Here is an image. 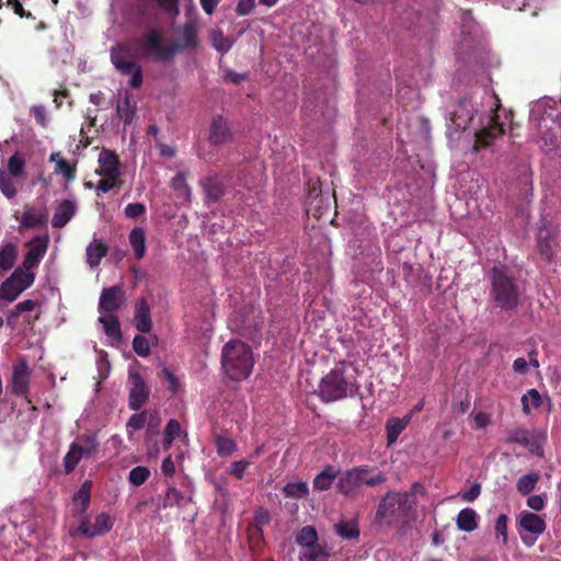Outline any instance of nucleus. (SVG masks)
<instances>
[{
    "label": "nucleus",
    "instance_id": "nucleus-30",
    "mask_svg": "<svg viewBox=\"0 0 561 561\" xmlns=\"http://www.w3.org/2000/svg\"><path fill=\"white\" fill-rule=\"evenodd\" d=\"M136 114V103L129 92H125L123 101L117 104V115L125 125H130Z\"/></svg>",
    "mask_w": 561,
    "mask_h": 561
},
{
    "label": "nucleus",
    "instance_id": "nucleus-61",
    "mask_svg": "<svg viewBox=\"0 0 561 561\" xmlns=\"http://www.w3.org/2000/svg\"><path fill=\"white\" fill-rule=\"evenodd\" d=\"M255 8V0H239L236 7L237 15L243 16L249 14Z\"/></svg>",
    "mask_w": 561,
    "mask_h": 561
},
{
    "label": "nucleus",
    "instance_id": "nucleus-11",
    "mask_svg": "<svg viewBox=\"0 0 561 561\" xmlns=\"http://www.w3.org/2000/svg\"><path fill=\"white\" fill-rule=\"evenodd\" d=\"M476 114H478V108L471 100L466 98L458 100L454 112L450 114L454 131L468 129Z\"/></svg>",
    "mask_w": 561,
    "mask_h": 561
},
{
    "label": "nucleus",
    "instance_id": "nucleus-60",
    "mask_svg": "<svg viewBox=\"0 0 561 561\" xmlns=\"http://www.w3.org/2000/svg\"><path fill=\"white\" fill-rule=\"evenodd\" d=\"M507 522L508 518L505 514H501L496 520H495V533L497 536H502L504 538V541L507 540Z\"/></svg>",
    "mask_w": 561,
    "mask_h": 561
},
{
    "label": "nucleus",
    "instance_id": "nucleus-27",
    "mask_svg": "<svg viewBox=\"0 0 561 561\" xmlns=\"http://www.w3.org/2000/svg\"><path fill=\"white\" fill-rule=\"evenodd\" d=\"M205 193L206 203H217L225 194V187L217 178H206L201 182Z\"/></svg>",
    "mask_w": 561,
    "mask_h": 561
},
{
    "label": "nucleus",
    "instance_id": "nucleus-18",
    "mask_svg": "<svg viewBox=\"0 0 561 561\" xmlns=\"http://www.w3.org/2000/svg\"><path fill=\"white\" fill-rule=\"evenodd\" d=\"M231 136V129L229 127L227 119L221 115L214 116L213 122H210L209 125V142L217 146L230 140Z\"/></svg>",
    "mask_w": 561,
    "mask_h": 561
},
{
    "label": "nucleus",
    "instance_id": "nucleus-62",
    "mask_svg": "<svg viewBox=\"0 0 561 561\" xmlns=\"http://www.w3.org/2000/svg\"><path fill=\"white\" fill-rule=\"evenodd\" d=\"M250 462L248 460H239V461H234L232 462V466H231V474L234 476L236 479H239L241 480L244 476V472L247 470V468L249 467Z\"/></svg>",
    "mask_w": 561,
    "mask_h": 561
},
{
    "label": "nucleus",
    "instance_id": "nucleus-57",
    "mask_svg": "<svg viewBox=\"0 0 561 561\" xmlns=\"http://www.w3.org/2000/svg\"><path fill=\"white\" fill-rule=\"evenodd\" d=\"M147 422V412L135 413L130 416V419L126 423L127 428H131L133 431H139L145 427Z\"/></svg>",
    "mask_w": 561,
    "mask_h": 561
},
{
    "label": "nucleus",
    "instance_id": "nucleus-33",
    "mask_svg": "<svg viewBox=\"0 0 561 561\" xmlns=\"http://www.w3.org/2000/svg\"><path fill=\"white\" fill-rule=\"evenodd\" d=\"M339 472L335 471L331 466H328L313 479V488L318 491H328L333 484Z\"/></svg>",
    "mask_w": 561,
    "mask_h": 561
},
{
    "label": "nucleus",
    "instance_id": "nucleus-45",
    "mask_svg": "<svg viewBox=\"0 0 561 561\" xmlns=\"http://www.w3.org/2000/svg\"><path fill=\"white\" fill-rule=\"evenodd\" d=\"M150 478V470L146 466H137L130 472L129 477H127V481H129L130 485L139 486L148 481Z\"/></svg>",
    "mask_w": 561,
    "mask_h": 561
},
{
    "label": "nucleus",
    "instance_id": "nucleus-54",
    "mask_svg": "<svg viewBox=\"0 0 561 561\" xmlns=\"http://www.w3.org/2000/svg\"><path fill=\"white\" fill-rule=\"evenodd\" d=\"M147 211L146 205L140 204V202H134L133 204H126L124 208V216L126 218L136 219L138 217L145 216Z\"/></svg>",
    "mask_w": 561,
    "mask_h": 561
},
{
    "label": "nucleus",
    "instance_id": "nucleus-63",
    "mask_svg": "<svg viewBox=\"0 0 561 561\" xmlns=\"http://www.w3.org/2000/svg\"><path fill=\"white\" fill-rule=\"evenodd\" d=\"M527 507L540 511L545 506V495H530L526 501Z\"/></svg>",
    "mask_w": 561,
    "mask_h": 561
},
{
    "label": "nucleus",
    "instance_id": "nucleus-34",
    "mask_svg": "<svg viewBox=\"0 0 561 561\" xmlns=\"http://www.w3.org/2000/svg\"><path fill=\"white\" fill-rule=\"evenodd\" d=\"M99 321L103 323L104 332L110 339L116 342L122 340L121 322L116 316L101 317Z\"/></svg>",
    "mask_w": 561,
    "mask_h": 561
},
{
    "label": "nucleus",
    "instance_id": "nucleus-21",
    "mask_svg": "<svg viewBox=\"0 0 561 561\" xmlns=\"http://www.w3.org/2000/svg\"><path fill=\"white\" fill-rule=\"evenodd\" d=\"M123 291L119 286L105 288L99 298V310L114 312L119 309Z\"/></svg>",
    "mask_w": 561,
    "mask_h": 561
},
{
    "label": "nucleus",
    "instance_id": "nucleus-64",
    "mask_svg": "<svg viewBox=\"0 0 561 561\" xmlns=\"http://www.w3.org/2000/svg\"><path fill=\"white\" fill-rule=\"evenodd\" d=\"M32 114L39 126H47V114L42 105L34 106Z\"/></svg>",
    "mask_w": 561,
    "mask_h": 561
},
{
    "label": "nucleus",
    "instance_id": "nucleus-4",
    "mask_svg": "<svg viewBox=\"0 0 561 561\" xmlns=\"http://www.w3.org/2000/svg\"><path fill=\"white\" fill-rule=\"evenodd\" d=\"M414 510L412 495H403L398 492H388L377 505L375 522L392 523L401 517H408Z\"/></svg>",
    "mask_w": 561,
    "mask_h": 561
},
{
    "label": "nucleus",
    "instance_id": "nucleus-19",
    "mask_svg": "<svg viewBox=\"0 0 561 561\" xmlns=\"http://www.w3.org/2000/svg\"><path fill=\"white\" fill-rule=\"evenodd\" d=\"M77 204L75 201L64 199L55 207L51 218L54 229H62L76 216Z\"/></svg>",
    "mask_w": 561,
    "mask_h": 561
},
{
    "label": "nucleus",
    "instance_id": "nucleus-23",
    "mask_svg": "<svg viewBox=\"0 0 561 561\" xmlns=\"http://www.w3.org/2000/svg\"><path fill=\"white\" fill-rule=\"evenodd\" d=\"M134 321L137 331L142 333L151 331L150 307L145 298L139 299L136 304Z\"/></svg>",
    "mask_w": 561,
    "mask_h": 561
},
{
    "label": "nucleus",
    "instance_id": "nucleus-42",
    "mask_svg": "<svg viewBox=\"0 0 561 561\" xmlns=\"http://www.w3.org/2000/svg\"><path fill=\"white\" fill-rule=\"evenodd\" d=\"M296 540L299 546L305 548L317 546L318 535L314 527L304 526Z\"/></svg>",
    "mask_w": 561,
    "mask_h": 561
},
{
    "label": "nucleus",
    "instance_id": "nucleus-43",
    "mask_svg": "<svg viewBox=\"0 0 561 561\" xmlns=\"http://www.w3.org/2000/svg\"><path fill=\"white\" fill-rule=\"evenodd\" d=\"M185 501V495H183L175 486H168L163 501L162 507H174L182 506Z\"/></svg>",
    "mask_w": 561,
    "mask_h": 561
},
{
    "label": "nucleus",
    "instance_id": "nucleus-40",
    "mask_svg": "<svg viewBox=\"0 0 561 561\" xmlns=\"http://www.w3.org/2000/svg\"><path fill=\"white\" fill-rule=\"evenodd\" d=\"M407 427V422L401 421V419H390L386 424L387 432V444L388 446L394 444L402 433V431Z\"/></svg>",
    "mask_w": 561,
    "mask_h": 561
},
{
    "label": "nucleus",
    "instance_id": "nucleus-26",
    "mask_svg": "<svg viewBox=\"0 0 561 561\" xmlns=\"http://www.w3.org/2000/svg\"><path fill=\"white\" fill-rule=\"evenodd\" d=\"M28 388V369L23 363L14 366L12 373V393L14 396H24Z\"/></svg>",
    "mask_w": 561,
    "mask_h": 561
},
{
    "label": "nucleus",
    "instance_id": "nucleus-17",
    "mask_svg": "<svg viewBox=\"0 0 561 561\" xmlns=\"http://www.w3.org/2000/svg\"><path fill=\"white\" fill-rule=\"evenodd\" d=\"M99 170L98 174L102 178H110V179H119L121 178V170H119V158L115 151L110 150H102L101 153H99Z\"/></svg>",
    "mask_w": 561,
    "mask_h": 561
},
{
    "label": "nucleus",
    "instance_id": "nucleus-39",
    "mask_svg": "<svg viewBox=\"0 0 561 561\" xmlns=\"http://www.w3.org/2000/svg\"><path fill=\"white\" fill-rule=\"evenodd\" d=\"M25 159L21 152H14L8 161V172L13 179H21L24 175Z\"/></svg>",
    "mask_w": 561,
    "mask_h": 561
},
{
    "label": "nucleus",
    "instance_id": "nucleus-48",
    "mask_svg": "<svg viewBox=\"0 0 561 561\" xmlns=\"http://www.w3.org/2000/svg\"><path fill=\"white\" fill-rule=\"evenodd\" d=\"M83 459V456H81L75 447L69 445V449L67 454L64 457V469L65 472L68 474L70 472H75L78 463L80 460Z\"/></svg>",
    "mask_w": 561,
    "mask_h": 561
},
{
    "label": "nucleus",
    "instance_id": "nucleus-1",
    "mask_svg": "<svg viewBox=\"0 0 561 561\" xmlns=\"http://www.w3.org/2000/svg\"><path fill=\"white\" fill-rule=\"evenodd\" d=\"M489 280L493 306L505 312L516 310L523 294L518 278L506 267H493L489 273Z\"/></svg>",
    "mask_w": 561,
    "mask_h": 561
},
{
    "label": "nucleus",
    "instance_id": "nucleus-50",
    "mask_svg": "<svg viewBox=\"0 0 561 561\" xmlns=\"http://www.w3.org/2000/svg\"><path fill=\"white\" fill-rule=\"evenodd\" d=\"M181 431L180 423L175 419L168 421L164 428V448L172 446L173 442L179 437Z\"/></svg>",
    "mask_w": 561,
    "mask_h": 561
},
{
    "label": "nucleus",
    "instance_id": "nucleus-51",
    "mask_svg": "<svg viewBox=\"0 0 561 561\" xmlns=\"http://www.w3.org/2000/svg\"><path fill=\"white\" fill-rule=\"evenodd\" d=\"M247 536L251 549H261L263 545V530L259 527H247Z\"/></svg>",
    "mask_w": 561,
    "mask_h": 561
},
{
    "label": "nucleus",
    "instance_id": "nucleus-47",
    "mask_svg": "<svg viewBox=\"0 0 561 561\" xmlns=\"http://www.w3.org/2000/svg\"><path fill=\"white\" fill-rule=\"evenodd\" d=\"M215 444L217 454L220 457L230 456L236 450V443L233 442V439L227 436L217 435Z\"/></svg>",
    "mask_w": 561,
    "mask_h": 561
},
{
    "label": "nucleus",
    "instance_id": "nucleus-55",
    "mask_svg": "<svg viewBox=\"0 0 561 561\" xmlns=\"http://www.w3.org/2000/svg\"><path fill=\"white\" fill-rule=\"evenodd\" d=\"M160 379L167 381L168 391L175 393L179 389V380L175 377L174 373L168 368H162L159 374Z\"/></svg>",
    "mask_w": 561,
    "mask_h": 561
},
{
    "label": "nucleus",
    "instance_id": "nucleus-29",
    "mask_svg": "<svg viewBox=\"0 0 561 561\" xmlns=\"http://www.w3.org/2000/svg\"><path fill=\"white\" fill-rule=\"evenodd\" d=\"M459 530L471 533L478 527V513L473 508H462L459 511L456 519Z\"/></svg>",
    "mask_w": 561,
    "mask_h": 561
},
{
    "label": "nucleus",
    "instance_id": "nucleus-24",
    "mask_svg": "<svg viewBox=\"0 0 561 561\" xmlns=\"http://www.w3.org/2000/svg\"><path fill=\"white\" fill-rule=\"evenodd\" d=\"M520 526L528 533L540 536L547 529V523L536 513L523 512L520 514Z\"/></svg>",
    "mask_w": 561,
    "mask_h": 561
},
{
    "label": "nucleus",
    "instance_id": "nucleus-28",
    "mask_svg": "<svg viewBox=\"0 0 561 561\" xmlns=\"http://www.w3.org/2000/svg\"><path fill=\"white\" fill-rule=\"evenodd\" d=\"M129 243L136 260L145 257L147 252L146 230L142 227H135L129 232Z\"/></svg>",
    "mask_w": 561,
    "mask_h": 561
},
{
    "label": "nucleus",
    "instance_id": "nucleus-2",
    "mask_svg": "<svg viewBox=\"0 0 561 561\" xmlns=\"http://www.w3.org/2000/svg\"><path fill=\"white\" fill-rule=\"evenodd\" d=\"M221 366L231 380L240 381L248 378L253 367L250 346L241 341L225 344L221 351Z\"/></svg>",
    "mask_w": 561,
    "mask_h": 561
},
{
    "label": "nucleus",
    "instance_id": "nucleus-15",
    "mask_svg": "<svg viewBox=\"0 0 561 561\" xmlns=\"http://www.w3.org/2000/svg\"><path fill=\"white\" fill-rule=\"evenodd\" d=\"M560 248V241L557 240V233L553 229L541 227L537 234V249L542 257L547 262H551L556 255L557 249Z\"/></svg>",
    "mask_w": 561,
    "mask_h": 561
},
{
    "label": "nucleus",
    "instance_id": "nucleus-35",
    "mask_svg": "<svg viewBox=\"0 0 561 561\" xmlns=\"http://www.w3.org/2000/svg\"><path fill=\"white\" fill-rule=\"evenodd\" d=\"M171 187L179 198L186 202L191 201V187L187 184L186 175L184 172H179L171 181Z\"/></svg>",
    "mask_w": 561,
    "mask_h": 561
},
{
    "label": "nucleus",
    "instance_id": "nucleus-16",
    "mask_svg": "<svg viewBox=\"0 0 561 561\" xmlns=\"http://www.w3.org/2000/svg\"><path fill=\"white\" fill-rule=\"evenodd\" d=\"M112 526L113 522L110 515L102 512L96 515L94 523H90L87 519L81 520L78 533L88 538L104 536L112 529Z\"/></svg>",
    "mask_w": 561,
    "mask_h": 561
},
{
    "label": "nucleus",
    "instance_id": "nucleus-3",
    "mask_svg": "<svg viewBox=\"0 0 561 561\" xmlns=\"http://www.w3.org/2000/svg\"><path fill=\"white\" fill-rule=\"evenodd\" d=\"M345 373L346 368L344 364L330 370L319 383L318 396L320 400L334 402L357 393L358 387L356 381L348 379Z\"/></svg>",
    "mask_w": 561,
    "mask_h": 561
},
{
    "label": "nucleus",
    "instance_id": "nucleus-44",
    "mask_svg": "<svg viewBox=\"0 0 561 561\" xmlns=\"http://www.w3.org/2000/svg\"><path fill=\"white\" fill-rule=\"evenodd\" d=\"M329 553L320 546L305 548L300 561H328Z\"/></svg>",
    "mask_w": 561,
    "mask_h": 561
},
{
    "label": "nucleus",
    "instance_id": "nucleus-49",
    "mask_svg": "<svg viewBox=\"0 0 561 561\" xmlns=\"http://www.w3.org/2000/svg\"><path fill=\"white\" fill-rule=\"evenodd\" d=\"M36 302L32 299H25L15 305L14 309L10 312L9 317L7 318L8 324L12 325L14 323V320L19 319L22 312L32 311L34 310Z\"/></svg>",
    "mask_w": 561,
    "mask_h": 561
},
{
    "label": "nucleus",
    "instance_id": "nucleus-41",
    "mask_svg": "<svg viewBox=\"0 0 561 561\" xmlns=\"http://www.w3.org/2000/svg\"><path fill=\"white\" fill-rule=\"evenodd\" d=\"M91 488L92 483L90 481H85L83 482V484H81L78 492L73 495V502L76 505L81 506V512H84L90 505Z\"/></svg>",
    "mask_w": 561,
    "mask_h": 561
},
{
    "label": "nucleus",
    "instance_id": "nucleus-37",
    "mask_svg": "<svg viewBox=\"0 0 561 561\" xmlns=\"http://www.w3.org/2000/svg\"><path fill=\"white\" fill-rule=\"evenodd\" d=\"M334 529L343 539L352 540L357 539L359 536V528L356 520H342L334 525Z\"/></svg>",
    "mask_w": 561,
    "mask_h": 561
},
{
    "label": "nucleus",
    "instance_id": "nucleus-32",
    "mask_svg": "<svg viewBox=\"0 0 561 561\" xmlns=\"http://www.w3.org/2000/svg\"><path fill=\"white\" fill-rule=\"evenodd\" d=\"M108 248L102 241H95L90 243L85 249V255H88V263L91 267H96L102 262L103 257L107 255Z\"/></svg>",
    "mask_w": 561,
    "mask_h": 561
},
{
    "label": "nucleus",
    "instance_id": "nucleus-53",
    "mask_svg": "<svg viewBox=\"0 0 561 561\" xmlns=\"http://www.w3.org/2000/svg\"><path fill=\"white\" fill-rule=\"evenodd\" d=\"M133 348L137 356H149L150 346L148 339L142 334H137L133 341Z\"/></svg>",
    "mask_w": 561,
    "mask_h": 561
},
{
    "label": "nucleus",
    "instance_id": "nucleus-46",
    "mask_svg": "<svg viewBox=\"0 0 561 561\" xmlns=\"http://www.w3.org/2000/svg\"><path fill=\"white\" fill-rule=\"evenodd\" d=\"M210 43H213L214 48L221 54L228 53L232 47L231 39L224 36L220 30H215L213 34H210Z\"/></svg>",
    "mask_w": 561,
    "mask_h": 561
},
{
    "label": "nucleus",
    "instance_id": "nucleus-6",
    "mask_svg": "<svg viewBox=\"0 0 561 561\" xmlns=\"http://www.w3.org/2000/svg\"><path fill=\"white\" fill-rule=\"evenodd\" d=\"M110 60L122 76H129V85L138 89L144 83V70L141 66L134 60L129 47L122 44L112 46L110 49Z\"/></svg>",
    "mask_w": 561,
    "mask_h": 561
},
{
    "label": "nucleus",
    "instance_id": "nucleus-7",
    "mask_svg": "<svg viewBox=\"0 0 561 561\" xmlns=\"http://www.w3.org/2000/svg\"><path fill=\"white\" fill-rule=\"evenodd\" d=\"M373 469L369 466H358L352 470L344 471L339 479L337 489L344 496H352L354 492L362 485L376 486L381 485L386 482V476L382 471H379L370 478V480H364V473H371Z\"/></svg>",
    "mask_w": 561,
    "mask_h": 561
},
{
    "label": "nucleus",
    "instance_id": "nucleus-56",
    "mask_svg": "<svg viewBox=\"0 0 561 561\" xmlns=\"http://www.w3.org/2000/svg\"><path fill=\"white\" fill-rule=\"evenodd\" d=\"M160 9L169 18H176L179 15V0H157Z\"/></svg>",
    "mask_w": 561,
    "mask_h": 561
},
{
    "label": "nucleus",
    "instance_id": "nucleus-9",
    "mask_svg": "<svg viewBox=\"0 0 561 561\" xmlns=\"http://www.w3.org/2000/svg\"><path fill=\"white\" fill-rule=\"evenodd\" d=\"M542 440V435L536 432L527 431L522 427L510 430L505 438V442L507 444H518L527 448L529 453L538 457H541L543 454Z\"/></svg>",
    "mask_w": 561,
    "mask_h": 561
},
{
    "label": "nucleus",
    "instance_id": "nucleus-38",
    "mask_svg": "<svg viewBox=\"0 0 561 561\" xmlns=\"http://www.w3.org/2000/svg\"><path fill=\"white\" fill-rule=\"evenodd\" d=\"M283 493L286 499H306L310 490L305 482H290L283 488Z\"/></svg>",
    "mask_w": 561,
    "mask_h": 561
},
{
    "label": "nucleus",
    "instance_id": "nucleus-10",
    "mask_svg": "<svg viewBox=\"0 0 561 561\" xmlns=\"http://www.w3.org/2000/svg\"><path fill=\"white\" fill-rule=\"evenodd\" d=\"M176 39L171 43L174 55L184 49H196L199 47L198 24L188 21L175 28Z\"/></svg>",
    "mask_w": 561,
    "mask_h": 561
},
{
    "label": "nucleus",
    "instance_id": "nucleus-8",
    "mask_svg": "<svg viewBox=\"0 0 561 561\" xmlns=\"http://www.w3.org/2000/svg\"><path fill=\"white\" fill-rule=\"evenodd\" d=\"M35 282V273L15 267L10 277L0 285V299L12 302Z\"/></svg>",
    "mask_w": 561,
    "mask_h": 561
},
{
    "label": "nucleus",
    "instance_id": "nucleus-22",
    "mask_svg": "<svg viewBox=\"0 0 561 561\" xmlns=\"http://www.w3.org/2000/svg\"><path fill=\"white\" fill-rule=\"evenodd\" d=\"M71 447L83 456L85 459L92 458L99 448V440L94 433L79 435L76 440L70 444Z\"/></svg>",
    "mask_w": 561,
    "mask_h": 561
},
{
    "label": "nucleus",
    "instance_id": "nucleus-59",
    "mask_svg": "<svg viewBox=\"0 0 561 561\" xmlns=\"http://www.w3.org/2000/svg\"><path fill=\"white\" fill-rule=\"evenodd\" d=\"M122 184L119 178H103L102 180L99 181L98 183V191H101V192H110L116 187H119Z\"/></svg>",
    "mask_w": 561,
    "mask_h": 561
},
{
    "label": "nucleus",
    "instance_id": "nucleus-12",
    "mask_svg": "<svg viewBox=\"0 0 561 561\" xmlns=\"http://www.w3.org/2000/svg\"><path fill=\"white\" fill-rule=\"evenodd\" d=\"M49 245V236H37L27 242V251L24 255L22 267L27 272L37 268L42 257L47 253Z\"/></svg>",
    "mask_w": 561,
    "mask_h": 561
},
{
    "label": "nucleus",
    "instance_id": "nucleus-25",
    "mask_svg": "<svg viewBox=\"0 0 561 561\" xmlns=\"http://www.w3.org/2000/svg\"><path fill=\"white\" fill-rule=\"evenodd\" d=\"M49 161L55 163L54 171L61 174L67 182H71L77 178V164L69 163L60 152H51Z\"/></svg>",
    "mask_w": 561,
    "mask_h": 561
},
{
    "label": "nucleus",
    "instance_id": "nucleus-14",
    "mask_svg": "<svg viewBox=\"0 0 561 561\" xmlns=\"http://www.w3.org/2000/svg\"><path fill=\"white\" fill-rule=\"evenodd\" d=\"M129 409L138 411L149 399L150 390L138 371L129 373Z\"/></svg>",
    "mask_w": 561,
    "mask_h": 561
},
{
    "label": "nucleus",
    "instance_id": "nucleus-13",
    "mask_svg": "<svg viewBox=\"0 0 561 561\" xmlns=\"http://www.w3.org/2000/svg\"><path fill=\"white\" fill-rule=\"evenodd\" d=\"M504 133L505 128L499 122V115L494 114L490 117L489 126L482 127L473 134L476 141H473L472 150L480 152L482 149L491 146L495 138L502 136Z\"/></svg>",
    "mask_w": 561,
    "mask_h": 561
},
{
    "label": "nucleus",
    "instance_id": "nucleus-20",
    "mask_svg": "<svg viewBox=\"0 0 561 561\" xmlns=\"http://www.w3.org/2000/svg\"><path fill=\"white\" fill-rule=\"evenodd\" d=\"M15 219L20 220L22 229H36L47 226V211L36 208H26L21 217L14 214Z\"/></svg>",
    "mask_w": 561,
    "mask_h": 561
},
{
    "label": "nucleus",
    "instance_id": "nucleus-31",
    "mask_svg": "<svg viewBox=\"0 0 561 561\" xmlns=\"http://www.w3.org/2000/svg\"><path fill=\"white\" fill-rule=\"evenodd\" d=\"M19 248L9 241L0 247V271H9L13 267Z\"/></svg>",
    "mask_w": 561,
    "mask_h": 561
},
{
    "label": "nucleus",
    "instance_id": "nucleus-5",
    "mask_svg": "<svg viewBox=\"0 0 561 561\" xmlns=\"http://www.w3.org/2000/svg\"><path fill=\"white\" fill-rule=\"evenodd\" d=\"M139 56L156 62H168L174 58V48L163 44L162 33L158 28H150L137 39Z\"/></svg>",
    "mask_w": 561,
    "mask_h": 561
},
{
    "label": "nucleus",
    "instance_id": "nucleus-58",
    "mask_svg": "<svg viewBox=\"0 0 561 561\" xmlns=\"http://www.w3.org/2000/svg\"><path fill=\"white\" fill-rule=\"evenodd\" d=\"M271 523L270 512L265 508H257L254 514V520L248 526L262 528Z\"/></svg>",
    "mask_w": 561,
    "mask_h": 561
},
{
    "label": "nucleus",
    "instance_id": "nucleus-36",
    "mask_svg": "<svg viewBox=\"0 0 561 561\" xmlns=\"http://www.w3.org/2000/svg\"><path fill=\"white\" fill-rule=\"evenodd\" d=\"M539 479L540 474L538 471H530L522 476L517 481L518 492L524 496L528 495L535 490Z\"/></svg>",
    "mask_w": 561,
    "mask_h": 561
},
{
    "label": "nucleus",
    "instance_id": "nucleus-52",
    "mask_svg": "<svg viewBox=\"0 0 561 561\" xmlns=\"http://www.w3.org/2000/svg\"><path fill=\"white\" fill-rule=\"evenodd\" d=\"M0 192L9 199H12L16 194V190L10 179V175H8L3 170H0Z\"/></svg>",
    "mask_w": 561,
    "mask_h": 561
}]
</instances>
